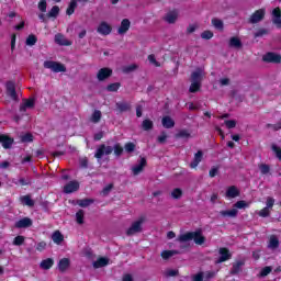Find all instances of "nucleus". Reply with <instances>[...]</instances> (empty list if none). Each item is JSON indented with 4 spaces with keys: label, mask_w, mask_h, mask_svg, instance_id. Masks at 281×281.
<instances>
[{
    "label": "nucleus",
    "mask_w": 281,
    "mask_h": 281,
    "mask_svg": "<svg viewBox=\"0 0 281 281\" xmlns=\"http://www.w3.org/2000/svg\"><path fill=\"white\" fill-rule=\"evenodd\" d=\"M114 151L115 157H122L124 154V147L116 143L114 147L106 146L105 144H101L94 154L95 159H102L104 155H111Z\"/></svg>",
    "instance_id": "obj_1"
},
{
    "label": "nucleus",
    "mask_w": 281,
    "mask_h": 281,
    "mask_svg": "<svg viewBox=\"0 0 281 281\" xmlns=\"http://www.w3.org/2000/svg\"><path fill=\"white\" fill-rule=\"evenodd\" d=\"M179 243H188L190 240H194L195 245H204L205 236L201 233V231L188 232L178 237Z\"/></svg>",
    "instance_id": "obj_2"
},
{
    "label": "nucleus",
    "mask_w": 281,
    "mask_h": 281,
    "mask_svg": "<svg viewBox=\"0 0 281 281\" xmlns=\"http://www.w3.org/2000/svg\"><path fill=\"white\" fill-rule=\"evenodd\" d=\"M144 223H146V216L142 215L132 223L131 227L126 231V236H135V234H142L144 227Z\"/></svg>",
    "instance_id": "obj_3"
},
{
    "label": "nucleus",
    "mask_w": 281,
    "mask_h": 281,
    "mask_svg": "<svg viewBox=\"0 0 281 281\" xmlns=\"http://www.w3.org/2000/svg\"><path fill=\"white\" fill-rule=\"evenodd\" d=\"M45 69H52L54 74H65L67 71V67L64 64L54 60H46L44 61Z\"/></svg>",
    "instance_id": "obj_4"
},
{
    "label": "nucleus",
    "mask_w": 281,
    "mask_h": 281,
    "mask_svg": "<svg viewBox=\"0 0 281 281\" xmlns=\"http://www.w3.org/2000/svg\"><path fill=\"white\" fill-rule=\"evenodd\" d=\"M263 63H269L271 65H280L281 64V55L274 52H268L262 56Z\"/></svg>",
    "instance_id": "obj_5"
},
{
    "label": "nucleus",
    "mask_w": 281,
    "mask_h": 281,
    "mask_svg": "<svg viewBox=\"0 0 281 281\" xmlns=\"http://www.w3.org/2000/svg\"><path fill=\"white\" fill-rule=\"evenodd\" d=\"M80 190V182L72 180L64 186V193L65 194H74V192H78Z\"/></svg>",
    "instance_id": "obj_6"
},
{
    "label": "nucleus",
    "mask_w": 281,
    "mask_h": 281,
    "mask_svg": "<svg viewBox=\"0 0 281 281\" xmlns=\"http://www.w3.org/2000/svg\"><path fill=\"white\" fill-rule=\"evenodd\" d=\"M220 258L216 260V265H221L223 262H227V260H231L232 254L229 252L228 248L222 247L218 250Z\"/></svg>",
    "instance_id": "obj_7"
},
{
    "label": "nucleus",
    "mask_w": 281,
    "mask_h": 281,
    "mask_svg": "<svg viewBox=\"0 0 281 281\" xmlns=\"http://www.w3.org/2000/svg\"><path fill=\"white\" fill-rule=\"evenodd\" d=\"M0 144H2V148H4V150H10L14 144V138L8 136V134H0Z\"/></svg>",
    "instance_id": "obj_8"
},
{
    "label": "nucleus",
    "mask_w": 281,
    "mask_h": 281,
    "mask_svg": "<svg viewBox=\"0 0 281 281\" xmlns=\"http://www.w3.org/2000/svg\"><path fill=\"white\" fill-rule=\"evenodd\" d=\"M113 76V69L111 68H101L98 74H97V78L99 80V82H104V80H106L108 78H111Z\"/></svg>",
    "instance_id": "obj_9"
},
{
    "label": "nucleus",
    "mask_w": 281,
    "mask_h": 281,
    "mask_svg": "<svg viewBox=\"0 0 281 281\" xmlns=\"http://www.w3.org/2000/svg\"><path fill=\"white\" fill-rule=\"evenodd\" d=\"M7 93L15 102L19 100V95L16 94V83H14V81L7 82Z\"/></svg>",
    "instance_id": "obj_10"
},
{
    "label": "nucleus",
    "mask_w": 281,
    "mask_h": 281,
    "mask_svg": "<svg viewBox=\"0 0 281 281\" xmlns=\"http://www.w3.org/2000/svg\"><path fill=\"white\" fill-rule=\"evenodd\" d=\"M98 34H101L102 36H109L111 32H113V27L106 22H101L97 29Z\"/></svg>",
    "instance_id": "obj_11"
},
{
    "label": "nucleus",
    "mask_w": 281,
    "mask_h": 281,
    "mask_svg": "<svg viewBox=\"0 0 281 281\" xmlns=\"http://www.w3.org/2000/svg\"><path fill=\"white\" fill-rule=\"evenodd\" d=\"M265 14H266L265 9H259L255 11L249 19V23H260V21L265 19Z\"/></svg>",
    "instance_id": "obj_12"
},
{
    "label": "nucleus",
    "mask_w": 281,
    "mask_h": 281,
    "mask_svg": "<svg viewBox=\"0 0 281 281\" xmlns=\"http://www.w3.org/2000/svg\"><path fill=\"white\" fill-rule=\"evenodd\" d=\"M115 108L117 113H128V111L132 109V105L130 102L119 101L115 103Z\"/></svg>",
    "instance_id": "obj_13"
},
{
    "label": "nucleus",
    "mask_w": 281,
    "mask_h": 281,
    "mask_svg": "<svg viewBox=\"0 0 281 281\" xmlns=\"http://www.w3.org/2000/svg\"><path fill=\"white\" fill-rule=\"evenodd\" d=\"M226 199H236L237 196H240V190H238V187L231 186L227 188L225 193Z\"/></svg>",
    "instance_id": "obj_14"
},
{
    "label": "nucleus",
    "mask_w": 281,
    "mask_h": 281,
    "mask_svg": "<svg viewBox=\"0 0 281 281\" xmlns=\"http://www.w3.org/2000/svg\"><path fill=\"white\" fill-rule=\"evenodd\" d=\"M32 225H33V222H32V218L30 217H23L22 220L15 223V227L18 229H25L27 227H32Z\"/></svg>",
    "instance_id": "obj_15"
},
{
    "label": "nucleus",
    "mask_w": 281,
    "mask_h": 281,
    "mask_svg": "<svg viewBox=\"0 0 281 281\" xmlns=\"http://www.w3.org/2000/svg\"><path fill=\"white\" fill-rule=\"evenodd\" d=\"M148 162H147V160H146V158H140V160H139V164L138 165H136V166H134L133 168H132V172H133V175L134 176H137V175H139L140 172H143L144 171V168H146V165H147Z\"/></svg>",
    "instance_id": "obj_16"
},
{
    "label": "nucleus",
    "mask_w": 281,
    "mask_h": 281,
    "mask_svg": "<svg viewBox=\"0 0 281 281\" xmlns=\"http://www.w3.org/2000/svg\"><path fill=\"white\" fill-rule=\"evenodd\" d=\"M201 161H203V150H198V153L194 154L193 160L190 162V168H196Z\"/></svg>",
    "instance_id": "obj_17"
},
{
    "label": "nucleus",
    "mask_w": 281,
    "mask_h": 281,
    "mask_svg": "<svg viewBox=\"0 0 281 281\" xmlns=\"http://www.w3.org/2000/svg\"><path fill=\"white\" fill-rule=\"evenodd\" d=\"M55 43L57 45H61L64 47H69V45H71V42L68 41L67 38H65V35L58 33L55 35Z\"/></svg>",
    "instance_id": "obj_18"
},
{
    "label": "nucleus",
    "mask_w": 281,
    "mask_h": 281,
    "mask_svg": "<svg viewBox=\"0 0 281 281\" xmlns=\"http://www.w3.org/2000/svg\"><path fill=\"white\" fill-rule=\"evenodd\" d=\"M69 267H71V260H69V258H63L59 260L58 269L61 273H65Z\"/></svg>",
    "instance_id": "obj_19"
},
{
    "label": "nucleus",
    "mask_w": 281,
    "mask_h": 281,
    "mask_svg": "<svg viewBox=\"0 0 281 281\" xmlns=\"http://www.w3.org/2000/svg\"><path fill=\"white\" fill-rule=\"evenodd\" d=\"M131 30V20L123 19L121 22V26L117 30L119 34H126L127 31Z\"/></svg>",
    "instance_id": "obj_20"
},
{
    "label": "nucleus",
    "mask_w": 281,
    "mask_h": 281,
    "mask_svg": "<svg viewBox=\"0 0 281 281\" xmlns=\"http://www.w3.org/2000/svg\"><path fill=\"white\" fill-rule=\"evenodd\" d=\"M108 265H109V258L106 257H100L92 263L94 269H102V267H106Z\"/></svg>",
    "instance_id": "obj_21"
},
{
    "label": "nucleus",
    "mask_w": 281,
    "mask_h": 281,
    "mask_svg": "<svg viewBox=\"0 0 281 281\" xmlns=\"http://www.w3.org/2000/svg\"><path fill=\"white\" fill-rule=\"evenodd\" d=\"M243 267H245V261H237L233 263V267L231 269V276H238V273L243 271Z\"/></svg>",
    "instance_id": "obj_22"
},
{
    "label": "nucleus",
    "mask_w": 281,
    "mask_h": 281,
    "mask_svg": "<svg viewBox=\"0 0 281 281\" xmlns=\"http://www.w3.org/2000/svg\"><path fill=\"white\" fill-rule=\"evenodd\" d=\"M220 215L224 218H236V216H238V210L232 209L226 211H220Z\"/></svg>",
    "instance_id": "obj_23"
},
{
    "label": "nucleus",
    "mask_w": 281,
    "mask_h": 281,
    "mask_svg": "<svg viewBox=\"0 0 281 281\" xmlns=\"http://www.w3.org/2000/svg\"><path fill=\"white\" fill-rule=\"evenodd\" d=\"M52 240L55 243V245H61L65 240V235H63L60 231H55L52 235Z\"/></svg>",
    "instance_id": "obj_24"
},
{
    "label": "nucleus",
    "mask_w": 281,
    "mask_h": 281,
    "mask_svg": "<svg viewBox=\"0 0 281 281\" xmlns=\"http://www.w3.org/2000/svg\"><path fill=\"white\" fill-rule=\"evenodd\" d=\"M54 267V259L47 258L41 261L40 268L44 269V271H49Z\"/></svg>",
    "instance_id": "obj_25"
},
{
    "label": "nucleus",
    "mask_w": 281,
    "mask_h": 281,
    "mask_svg": "<svg viewBox=\"0 0 281 281\" xmlns=\"http://www.w3.org/2000/svg\"><path fill=\"white\" fill-rule=\"evenodd\" d=\"M191 82H203V71L201 69L195 70L191 74Z\"/></svg>",
    "instance_id": "obj_26"
},
{
    "label": "nucleus",
    "mask_w": 281,
    "mask_h": 281,
    "mask_svg": "<svg viewBox=\"0 0 281 281\" xmlns=\"http://www.w3.org/2000/svg\"><path fill=\"white\" fill-rule=\"evenodd\" d=\"M280 247V239L276 235H271L269 238L268 248L269 249H278Z\"/></svg>",
    "instance_id": "obj_27"
},
{
    "label": "nucleus",
    "mask_w": 281,
    "mask_h": 281,
    "mask_svg": "<svg viewBox=\"0 0 281 281\" xmlns=\"http://www.w3.org/2000/svg\"><path fill=\"white\" fill-rule=\"evenodd\" d=\"M179 14L176 11L168 12L165 16V21L169 24L177 23Z\"/></svg>",
    "instance_id": "obj_28"
},
{
    "label": "nucleus",
    "mask_w": 281,
    "mask_h": 281,
    "mask_svg": "<svg viewBox=\"0 0 281 281\" xmlns=\"http://www.w3.org/2000/svg\"><path fill=\"white\" fill-rule=\"evenodd\" d=\"M161 124L164 128H175V120L168 115L162 117Z\"/></svg>",
    "instance_id": "obj_29"
},
{
    "label": "nucleus",
    "mask_w": 281,
    "mask_h": 281,
    "mask_svg": "<svg viewBox=\"0 0 281 281\" xmlns=\"http://www.w3.org/2000/svg\"><path fill=\"white\" fill-rule=\"evenodd\" d=\"M179 254H181L179 250H164L160 256L162 260H169V258H172V256H179Z\"/></svg>",
    "instance_id": "obj_30"
},
{
    "label": "nucleus",
    "mask_w": 281,
    "mask_h": 281,
    "mask_svg": "<svg viewBox=\"0 0 281 281\" xmlns=\"http://www.w3.org/2000/svg\"><path fill=\"white\" fill-rule=\"evenodd\" d=\"M22 205H27V207H34V200L31 195H23L20 198Z\"/></svg>",
    "instance_id": "obj_31"
},
{
    "label": "nucleus",
    "mask_w": 281,
    "mask_h": 281,
    "mask_svg": "<svg viewBox=\"0 0 281 281\" xmlns=\"http://www.w3.org/2000/svg\"><path fill=\"white\" fill-rule=\"evenodd\" d=\"M228 45L229 47H235L236 49H240V47H243V42L238 37H231Z\"/></svg>",
    "instance_id": "obj_32"
},
{
    "label": "nucleus",
    "mask_w": 281,
    "mask_h": 281,
    "mask_svg": "<svg viewBox=\"0 0 281 281\" xmlns=\"http://www.w3.org/2000/svg\"><path fill=\"white\" fill-rule=\"evenodd\" d=\"M76 8H78V1L77 0H71L67 10H66V14L68 16H71V14H74V12H76Z\"/></svg>",
    "instance_id": "obj_33"
},
{
    "label": "nucleus",
    "mask_w": 281,
    "mask_h": 281,
    "mask_svg": "<svg viewBox=\"0 0 281 281\" xmlns=\"http://www.w3.org/2000/svg\"><path fill=\"white\" fill-rule=\"evenodd\" d=\"M60 14V8L58 5H54L47 13L48 19H56Z\"/></svg>",
    "instance_id": "obj_34"
},
{
    "label": "nucleus",
    "mask_w": 281,
    "mask_h": 281,
    "mask_svg": "<svg viewBox=\"0 0 281 281\" xmlns=\"http://www.w3.org/2000/svg\"><path fill=\"white\" fill-rule=\"evenodd\" d=\"M155 123L150 119H145L142 123L143 131H153Z\"/></svg>",
    "instance_id": "obj_35"
},
{
    "label": "nucleus",
    "mask_w": 281,
    "mask_h": 281,
    "mask_svg": "<svg viewBox=\"0 0 281 281\" xmlns=\"http://www.w3.org/2000/svg\"><path fill=\"white\" fill-rule=\"evenodd\" d=\"M120 87H122V83L114 82L106 86V91L110 93H116V91H120Z\"/></svg>",
    "instance_id": "obj_36"
},
{
    "label": "nucleus",
    "mask_w": 281,
    "mask_h": 281,
    "mask_svg": "<svg viewBox=\"0 0 281 281\" xmlns=\"http://www.w3.org/2000/svg\"><path fill=\"white\" fill-rule=\"evenodd\" d=\"M92 203H94L93 199H81L77 201V205H79V207H89Z\"/></svg>",
    "instance_id": "obj_37"
},
{
    "label": "nucleus",
    "mask_w": 281,
    "mask_h": 281,
    "mask_svg": "<svg viewBox=\"0 0 281 281\" xmlns=\"http://www.w3.org/2000/svg\"><path fill=\"white\" fill-rule=\"evenodd\" d=\"M272 271L273 268L271 266H266L260 270L258 278H267V276H269V273H271Z\"/></svg>",
    "instance_id": "obj_38"
},
{
    "label": "nucleus",
    "mask_w": 281,
    "mask_h": 281,
    "mask_svg": "<svg viewBox=\"0 0 281 281\" xmlns=\"http://www.w3.org/2000/svg\"><path fill=\"white\" fill-rule=\"evenodd\" d=\"M188 138H190V132H188V130H180L176 134V139H188Z\"/></svg>",
    "instance_id": "obj_39"
},
{
    "label": "nucleus",
    "mask_w": 281,
    "mask_h": 281,
    "mask_svg": "<svg viewBox=\"0 0 281 281\" xmlns=\"http://www.w3.org/2000/svg\"><path fill=\"white\" fill-rule=\"evenodd\" d=\"M76 222L78 223V225L85 224V211L83 210H79L76 213Z\"/></svg>",
    "instance_id": "obj_40"
},
{
    "label": "nucleus",
    "mask_w": 281,
    "mask_h": 281,
    "mask_svg": "<svg viewBox=\"0 0 281 281\" xmlns=\"http://www.w3.org/2000/svg\"><path fill=\"white\" fill-rule=\"evenodd\" d=\"M36 43H38V37H36V35L31 34L27 36L26 45H29V47H33V45H36Z\"/></svg>",
    "instance_id": "obj_41"
},
{
    "label": "nucleus",
    "mask_w": 281,
    "mask_h": 281,
    "mask_svg": "<svg viewBox=\"0 0 281 281\" xmlns=\"http://www.w3.org/2000/svg\"><path fill=\"white\" fill-rule=\"evenodd\" d=\"M100 120H102V112L100 110H95L92 113L91 122H93L94 124H98V122H100Z\"/></svg>",
    "instance_id": "obj_42"
},
{
    "label": "nucleus",
    "mask_w": 281,
    "mask_h": 281,
    "mask_svg": "<svg viewBox=\"0 0 281 281\" xmlns=\"http://www.w3.org/2000/svg\"><path fill=\"white\" fill-rule=\"evenodd\" d=\"M21 142H23V144H30V143L34 142V135H32V133H26V134L22 135Z\"/></svg>",
    "instance_id": "obj_43"
},
{
    "label": "nucleus",
    "mask_w": 281,
    "mask_h": 281,
    "mask_svg": "<svg viewBox=\"0 0 281 281\" xmlns=\"http://www.w3.org/2000/svg\"><path fill=\"white\" fill-rule=\"evenodd\" d=\"M171 196L176 200H179L183 196V190L181 188H176L171 191Z\"/></svg>",
    "instance_id": "obj_44"
},
{
    "label": "nucleus",
    "mask_w": 281,
    "mask_h": 281,
    "mask_svg": "<svg viewBox=\"0 0 281 281\" xmlns=\"http://www.w3.org/2000/svg\"><path fill=\"white\" fill-rule=\"evenodd\" d=\"M198 91H201V83L191 81V86L189 88V93H198Z\"/></svg>",
    "instance_id": "obj_45"
},
{
    "label": "nucleus",
    "mask_w": 281,
    "mask_h": 281,
    "mask_svg": "<svg viewBox=\"0 0 281 281\" xmlns=\"http://www.w3.org/2000/svg\"><path fill=\"white\" fill-rule=\"evenodd\" d=\"M24 243H25V237L23 235H18L13 239V245L15 247H21V245H23Z\"/></svg>",
    "instance_id": "obj_46"
},
{
    "label": "nucleus",
    "mask_w": 281,
    "mask_h": 281,
    "mask_svg": "<svg viewBox=\"0 0 281 281\" xmlns=\"http://www.w3.org/2000/svg\"><path fill=\"white\" fill-rule=\"evenodd\" d=\"M138 68L137 64H132L128 66H124L122 68L123 74H131L132 71H135Z\"/></svg>",
    "instance_id": "obj_47"
},
{
    "label": "nucleus",
    "mask_w": 281,
    "mask_h": 281,
    "mask_svg": "<svg viewBox=\"0 0 281 281\" xmlns=\"http://www.w3.org/2000/svg\"><path fill=\"white\" fill-rule=\"evenodd\" d=\"M234 207L237 210H245V207H249V203H247L245 200H239L234 204Z\"/></svg>",
    "instance_id": "obj_48"
},
{
    "label": "nucleus",
    "mask_w": 281,
    "mask_h": 281,
    "mask_svg": "<svg viewBox=\"0 0 281 281\" xmlns=\"http://www.w3.org/2000/svg\"><path fill=\"white\" fill-rule=\"evenodd\" d=\"M259 170H260L261 175H269V172H271V167H269V165H267V164H261L259 166Z\"/></svg>",
    "instance_id": "obj_49"
},
{
    "label": "nucleus",
    "mask_w": 281,
    "mask_h": 281,
    "mask_svg": "<svg viewBox=\"0 0 281 281\" xmlns=\"http://www.w3.org/2000/svg\"><path fill=\"white\" fill-rule=\"evenodd\" d=\"M212 25L215 26L216 30H223L224 27L222 20H218L216 18L212 19Z\"/></svg>",
    "instance_id": "obj_50"
},
{
    "label": "nucleus",
    "mask_w": 281,
    "mask_h": 281,
    "mask_svg": "<svg viewBox=\"0 0 281 281\" xmlns=\"http://www.w3.org/2000/svg\"><path fill=\"white\" fill-rule=\"evenodd\" d=\"M214 37V33L212 31H204L201 34V38H204V41H210Z\"/></svg>",
    "instance_id": "obj_51"
},
{
    "label": "nucleus",
    "mask_w": 281,
    "mask_h": 281,
    "mask_svg": "<svg viewBox=\"0 0 281 281\" xmlns=\"http://www.w3.org/2000/svg\"><path fill=\"white\" fill-rule=\"evenodd\" d=\"M270 215H271V211H269V207L267 206L259 211V216H261V218H267Z\"/></svg>",
    "instance_id": "obj_52"
},
{
    "label": "nucleus",
    "mask_w": 281,
    "mask_h": 281,
    "mask_svg": "<svg viewBox=\"0 0 281 281\" xmlns=\"http://www.w3.org/2000/svg\"><path fill=\"white\" fill-rule=\"evenodd\" d=\"M20 186H32V178L26 177V178H20L19 179Z\"/></svg>",
    "instance_id": "obj_53"
},
{
    "label": "nucleus",
    "mask_w": 281,
    "mask_h": 281,
    "mask_svg": "<svg viewBox=\"0 0 281 281\" xmlns=\"http://www.w3.org/2000/svg\"><path fill=\"white\" fill-rule=\"evenodd\" d=\"M266 34H269V31L267 29H259L256 33H255V38H260L262 36H266Z\"/></svg>",
    "instance_id": "obj_54"
},
{
    "label": "nucleus",
    "mask_w": 281,
    "mask_h": 281,
    "mask_svg": "<svg viewBox=\"0 0 281 281\" xmlns=\"http://www.w3.org/2000/svg\"><path fill=\"white\" fill-rule=\"evenodd\" d=\"M124 148L126 153H135V143L128 142L125 144Z\"/></svg>",
    "instance_id": "obj_55"
},
{
    "label": "nucleus",
    "mask_w": 281,
    "mask_h": 281,
    "mask_svg": "<svg viewBox=\"0 0 281 281\" xmlns=\"http://www.w3.org/2000/svg\"><path fill=\"white\" fill-rule=\"evenodd\" d=\"M272 150H273L277 159H279V161H281V148L277 145H272Z\"/></svg>",
    "instance_id": "obj_56"
},
{
    "label": "nucleus",
    "mask_w": 281,
    "mask_h": 281,
    "mask_svg": "<svg viewBox=\"0 0 281 281\" xmlns=\"http://www.w3.org/2000/svg\"><path fill=\"white\" fill-rule=\"evenodd\" d=\"M24 104L27 109H34V104H36V101L33 98H30L24 101Z\"/></svg>",
    "instance_id": "obj_57"
},
{
    "label": "nucleus",
    "mask_w": 281,
    "mask_h": 281,
    "mask_svg": "<svg viewBox=\"0 0 281 281\" xmlns=\"http://www.w3.org/2000/svg\"><path fill=\"white\" fill-rule=\"evenodd\" d=\"M38 10L41 12H47V1L46 0H41L38 2Z\"/></svg>",
    "instance_id": "obj_58"
},
{
    "label": "nucleus",
    "mask_w": 281,
    "mask_h": 281,
    "mask_svg": "<svg viewBox=\"0 0 281 281\" xmlns=\"http://www.w3.org/2000/svg\"><path fill=\"white\" fill-rule=\"evenodd\" d=\"M166 139H168L166 132H161V135L157 137L158 144H166Z\"/></svg>",
    "instance_id": "obj_59"
},
{
    "label": "nucleus",
    "mask_w": 281,
    "mask_h": 281,
    "mask_svg": "<svg viewBox=\"0 0 281 281\" xmlns=\"http://www.w3.org/2000/svg\"><path fill=\"white\" fill-rule=\"evenodd\" d=\"M148 60L151 65H155V67H161V64L157 61V58H155V55H149Z\"/></svg>",
    "instance_id": "obj_60"
},
{
    "label": "nucleus",
    "mask_w": 281,
    "mask_h": 281,
    "mask_svg": "<svg viewBox=\"0 0 281 281\" xmlns=\"http://www.w3.org/2000/svg\"><path fill=\"white\" fill-rule=\"evenodd\" d=\"M272 16H274L273 21H278V20L281 19V10H280V8L273 9Z\"/></svg>",
    "instance_id": "obj_61"
},
{
    "label": "nucleus",
    "mask_w": 281,
    "mask_h": 281,
    "mask_svg": "<svg viewBox=\"0 0 281 281\" xmlns=\"http://www.w3.org/2000/svg\"><path fill=\"white\" fill-rule=\"evenodd\" d=\"M224 124L227 128H236V121L235 120H226Z\"/></svg>",
    "instance_id": "obj_62"
},
{
    "label": "nucleus",
    "mask_w": 281,
    "mask_h": 281,
    "mask_svg": "<svg viewBox=\"0 0 281 281\" xmlns=\"http://www.w3.org/2000/svg\"><path fill=\"white\" fill-rule=\"evenodd\" d=\"M112 190H113V183H110V184L105 186L102 190L103 196L109 195V192H111Z\"/></svg>",
    "instance_id": "obj_63"
},
{
    "label": "nucleus",
    "mask_w": 281,
    "mask_h": 281,
    "mask_svg": "<svg viewBox=\"0 0 281 281\" xmlns=\"http://www.w3.org/2000/svg\"><path fill=\"white\" fill-rule=\"evenodd\" d=\"M205 278H204V274L203 272H199L196 273L194 277H193V281H203Z\"/></svg>",
    "instance_id": "obj_64"
}]
</instances>
